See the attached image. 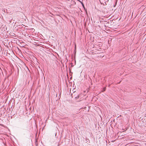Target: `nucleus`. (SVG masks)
<instances>
[{
    "label": "nucleus",
    "instance_id": "obj_1",
    "mask_svg": "<svg viewBox=\"0 0 146 146\" xmlns=\"http://www.w3.org/2000/svg\"><path fill=\"white\" fill-rule=\"evenodd\" d=\"M106 88H104L103 90V91H105L106 90Z\"/></svg>",
    "mask_w": 146,
    "mask_h": 146
},
{
    "label": "nucleus",
    "instance_id": "obj_2",
    "mask_svg": "<svg viewBox=\"0 0 146 146\" xmlns=\"http://www.w3.org/2000/svg\"><path fill=\"white\" fill-rule=\"evenodd\" d=\"M82 5H83V6L84 5H83V3H82Z\"/></svg>",
    "mask_w": 146,
    "mask_h": 146
}]
</instances>
